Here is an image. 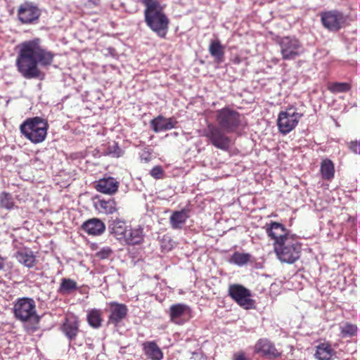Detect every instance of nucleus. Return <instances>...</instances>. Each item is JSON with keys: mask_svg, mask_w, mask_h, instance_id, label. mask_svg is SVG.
I'll use <instances>...</instances> for the list:
<instances>
[{"mask_svg": "<svg viewBox=\"0 0 360 360\" xmlns=\"http://www.w3.org/2000/svg\"><path fill=\"white\" fill-rule=\"evenodd\" d=\"M96 209L101 213L110 214L117 211L116 202L113 199L99 200L95 204Z\"/></svg>", "mask_w": 360, "mask_h": 360, "instance_id": "a878e982", "label": "nucleus"}, {"mask_svg": "<svg viewBox=\"0 0 360 360\" xmlns=\"http://www.w3.org/2000/svg\"><path fill=\"white\" fill-rule=\"evenodd\" d=\"M119 184L113 177H104L95 182V188L103 194L113 195L117 191Z\"/></svg>", "mask_w": 360, "mask_h": 360, "instance_id": "4468645a", "label": "nucleus"}, {"mask_svg": "<svg viewBox=\"0 0 360 360\" xmlns=\"http://www.w3.org/2000/svg\"><path fill=\"white\" fill-rule=\"evenodd\" d=\"M189 217L188 211L185 209L174 211L169 217L170 226L173 229H181Z\"/></svg>", "mask_w": 360, "mask_h": 360, "instance_id": "4be33fe9", "label": "nucleus"}, {"mask_svg": "<svg viewBox=\"0 0 360 360\" xmlns=\"http://www.w3.org/2000/svg\"><path fill=\"white\" fill-rule=\"evenodd\" d=\"M243 116L238 112L229 108H224L216 112L218 126L208 124L204 135L217 148L226 151L230 147L231 139L226 135L236 131L242 125Z\"/></svg>", "mask_w": 360, "mask_h": 360, "instance_id": "f03ea898", "label": "nucleus"}, {"mask_svg": "<svg viewBox=\"0 0 360 360\" xmlns=\"http://www.w3.org/2000/svg\"><path fill=\"white\" fill-rule=\"evenodd\" d=\"M354 151L360 155V141L354 146Z\"/></svg>", "mask_w": 360, "mask_h": 360, "instance_id": "ea45409f", "label": "nucleus"}, {"mask_svg": "<svg viewBox=\"0 0 360 360\" xmlns=\"http://www.w3.org/2000/svg\"><path fill=\"white\" fill-rule=\"evenodd\" d=\"M255 351L269 358H276L281 355L274 344L266 339L259 340L255 346Z\"/></svg>", "mask_w": 360, "mask_h": 360, "instance_id": "2eb2a0df", "label": "nucleus"}, {"mask_svg": "<svg viewBox=\"0 0 360 360\" xmlns=\"http://www.w3.org/2000/svg\"><path fill=\"white\" fill-rule=\"evenodd\" d=\"M109 229L117 240L123 242L124 239H126L128 229L124 221L118 218L112 219L110 221Z\"/></svg>", "mask_w": 360, "mask_h": 360, "instance_id": "6ab92c4d", "label": "nucleus"}, {"mask_svg": "<svg viewBox=\"0 0 360 360\" xmlns=\"http://www.w3.org/2000/svg\"><path fill=\"white\" fill-rule=\"evenodd\" d=\"M323 25L330 31H338L345 24L346 18L338 11L323 12L321 15Z\"/></svg>", "mask_w": 360, "mask_h": 360, "instance_id": "9d476101", "label": "nucleus"}, {"mask_svg": "<svg viewBox=\"0 0 360 360\" xmlns=\"http://www.w3.org/2000/svg\"><path fill=\"white\" fill-rule=\"evenodd\" d=\"M266 232L271 239L274 240V244L283 243L287 238H292L295 235L291 234L285 226L278 222H271L266 225Z\"/></svg>", "mask_w": 360, "mask_h": 360, "instance_id": "9b49d317", "label": "nucleus"}, {"mask_svg": "<svg viewBox=\"0 0 360 360\" xmlns=\"http://www.w3.org/2000/svg\"><path fill=\"white\" fill-rule=\"evenodd\" d=\"M48 123L39 117L26 120L20 127V132L33 143L43 142L47 135Z\"/></svg>", "mask_w": 360, "mask_h": 360, "instance_id": "20e7f679", "label": "nucleus"}, {"mask_svg": "<svg viewBox=\"0 0 360 360\" xmlns=\"http://www.w3.org/2000/svg\"><path fill=\"white\" fill-rule=\"evenodd\" d=\"M40 14V10L37 6L28 2L21 4L18 10L19 20L25 24L32 23L38 20Z\"/></svg>", "mask_w": 360, "mask_h": 360, "instance_id": "f8f14e48", "label": "nucleus"}, {"mask_svg": "<svg viewBox=\"0 0 360 360\" xmlns=\"http://www.w3.org/2000/svg\"><path fill=\"white\" fill-rule=\"evenodd\" d=\"M176 124L177 121L174 118H166L161 115L150 121V126L153 130L157 133L175 128Z\"/></svg>", "mask_w": 360, "mask_h": 360, "instance_id": "dca6fc26", "label": "nucleus"}, {"mask_svg": "<svg viewBox=\"0 0 360 360\" xmlns=\"http://www.w3.org/2000/svg\"><path fill=\"white\" fill-rule=\"evenodd\" d=\"M14 314L21 321L37 323L39 317L36 313L35 302L30 298H20L14 305Z\"/></svg>", "mask_w": 360, "mask_h": 360, "instance_id": "423d86ee", "label": "nucleus"}, {"mask_svg": "<svg viewBox=\"0 0 360 360\" xmlns=\"http://www.w3.org/2000/svg\"><path fill=\"white\" fill-rule=\"evenodd\" d=\"M250 254L237 252L233 254L231 261L238 266H243L246 264L250 261Z\"/></svg>", "mask_w": 360, "mask_h": 360, "instance_id": "2f4dec72", "label": "nucleus"}, {"mask_svg": "<svg viewBox=\"0 0 360 360\" xmlns=\"http://www.w3.org/2000/svg\"><path fill=\"white\" fill-rule=\"evenodd\" d=\"M150 175L156 179H161L163 174V169L160 166L154 167L150 172Z\"/></svg>", "mask_w": 360, "mask_h": 360, "instance_id": "c9c22d12", "label": "nucleus"}, {"mask_svg": "<svg viewBox=\"0 0 360 360\" xmlns=\"http://www.w3.org/2000/svg\"><path fill=\"white\" fill-rule=\"evenodd\" d=\"M82 229L89 235L100 236L105 231V225L99 219L92 218L84 222Z\"/></svg>", "mask_w": 360, "mask_h": 360, "instance_id": "a211bd4d", "label": "nucleus"}, {"mask_svg": "<svg viewBox=\"0 0 360 360\" xmlns=\"http://www.w3.org/2000/svg\"><path fill=\"white\" fill-rule=\"evenodd\" d=\"M321 173L323 179L330 180L334 177L335 169L333 162L326 159L322 161L321 165Z\"/></svg>", "mask_w": 360, "mask_h": 360, "instance_id": "c85d7f7f", "label": "nucleus"}, {"mask_svg": "<svg viewBox=\"0 0 360 360\" xmlns=\"http://www.w3.org/2000/svg\"><path fill=\"white\" fill-rule=\"evenodd\" d=\"M61 328L65 335L70 341L75 340L79 331V325L77 319L75 317L66 318Z\"/></svg>", "mask_w": 360, "mask_h": 360, "instance_id": "aec40b11", "label": "nucleus"}, {"mask_svg": "<svg viewBox=\"0 0 360 360\" xmlns=\"http://www.w3.org/2000/svg\"><path fill=\"white\" fill-rule=\"evenodd\" d=\"M16 259L24 266L31 268L36 263V258L33 252L29 249H20L15 253Z\"/></svg>", "mask_w": 360, "mask_h": 360, "instance_id": "5701e85b", "label": "nucleus"}, {"mask_svg": "<svg viewBox=\"0 0 360 360\" xmlns=\"http://www.w3.org/2000/svg\"><path fill=\"white\" fill-rule=\"evenodd\" d=\"M356 326L352 324L346 323L341 327V332L343 335H353L356 332Z\"/></svg>", "mask_w": 360, "mask_h": 360, "instance_id": "72a5a7b5", "label": "nucleus"}, {"mask_svg": "<svg viewBox=\"0 0 360 360\" xmlns=\"http://www.w3.org/2000/svg\"><path fill=\"white\" fill-rule=\"evenodd\" d=\"M283 60H292L304 52L301 43L295 37H285L278 41Z\"/></svg>", "mask_w": 360, "mask_h": 360, "instance_id": "1a4fd4ad", "label": "nucleus"}, {"mask_svg": "<svg viewBox=\"0 0 360 360\" xmlns=\"http://www.w3.org/2000/svg\"><path fill=\"white\" fill-rule=\"evenodd\" d=\"M4 262H5V259L0 255V270L4 269Z\"/></svg>", "mask_w": 360, "mask_h": 360, "instance_id": "a19ab883", "label": "nucleus"}, {"mask_svg": "<svg viewBox=\"0 0 360 360\" xmlns=\"http://www.w3.org/2000/svg\"><path fill=\"white\" fill-rule=\"evenodd\" d=\"M143 240V229L140 226L135 229H128L126 239L123 242L129 245H136L141 243Z\"/></svg>", "mask_w": 360, "mask_h": 360, "instance_id": "393cba45", "label": "nucleus"}, {"mask_svg": "<svg viewBox=\"0 0 360 360\" xmlns=\"http://www.w3.org/2000/svg\"><path fill=\"white\" fill-rule=\"evenodd\" d=\"M77 288V283L70 278H63L58 292L63 295H69Z\"/></svg>", "mask_w": 360, "mask_h": 360, "instance_id": "c756f323", "label": "nucleus"}, {"mask_svg": "<svg viewBox=\"0 0 360 360\" xmlns=\"http://www.w3.org/2000/svg\"><path fill=\"white\" fill-rule=\"evenodd\" d=\"M145 355L151 360H162L163 353L158 345L153 341L146 342L143 344Z\"/></svg>", "mask_w": 360, "mask_h": 360, "instance_id": "412c9836", "label": "nucleus"}, {"mask_svg": "<svg viewBox=\"0 0 360 360\" xmlns=\"http://www.w3.org/2000/svg\"><path fill=\"white\" fill-rule=\"evenodd\" d=\"M0 207L11 210L15 207V202L11 193L3 192L0 193Z\"/></svg>", "mask_w": 360, "mask_h": 360, "instance_id": "7c9ffc66", "label": "nucleus"}, {"mask_svg": "<svg viewBox=\"0 0 360 360\" xmlns=\"http://www.w3.org/2000/svg\"><path fill=\"white\" fill-rule=\"evenodd\" d=\"M302 114L297 112L295 108H290L279 112L277 124L280 132L287 134L297 125Z\"/></svg>", "mask_w": 360, "mask_h": 360, "instance_id": "0eeeda50", "label": "nucleus"}, {"mask_svg": "<svg viewBox=\"0 0 360 360\" xmlns=\"http://www.w3.org/2000/svg\"><path fill=\"white\" fill-rule=\"evenodd\" d=\"M19 48L15 63L18 72L26 79L39 78L37 65H50L54 55L41 46L39 39L26 41Z\"/></svg>", "mask_w": 360, "mask_h": 360, "instance_id": "f257e3e1", "label": "nucleus"}, {"mask_svg": "<svg viewBox=\"0 0 360 360\" xmlns=\"http://www.w3.org/2000/svg\"><path fill=\"white\" fill-rule=\"evenodd\" d=\"M349 88V84L347 83H335L331 86L330 90L333 92L339 93L345 92L348 91Z\"/></svg>", "mask_w": 360, "mask_h": 360, "instance_id": "473e14b6", "label": "nucleus"}, {"mask_svg": "<svg viewBox=\"0 0 360 360\" xmlns=\"http://www.w3.org/2000/svg\"><path fill=\"white\" fill-rule=\"evenodd\" d=\"M274 248L281 262L293 264L300 257L302 246L295 236L292 238H287L280 244H274Z\"/></svg>", "mask_w": 360, "mask_h": 360, "instance_id": "39448f33", "label": "nucleus"}, {"mask_svg": "<svg viewBox=\"0 0 360 360\" xmlns=\"http://www.w3.org/2000/svg\"><path fill=\"white\" fill-rule=\"evenodd\" d=\"M229 295L245 309H254L255 302L250 290L242 285L233 284L229 288Z\"/></svg>", "mask_w": 360, "mask_h": 360, "instance_id": "6e6552de", "label": "nucleus"}, {"mask_svg": "<svg viewBox=\"0 0 360 360\" xmlns=\"http://www.w3.org/2000/svg\"><path fill=\"white\" fill-rule=\"evenodd\" d=\"M144 20L147 26L158 37L165 38L169 29V20L159 1L145 8Z\"/></svg>", "mask_w": 360, "mask_h": 360, "instance_id": "7ed1b4c3", "label": "nucleus"}, {"mask_svg": "<svg viewBox=\"0 0 360 360\" xmlns=\"http://www.w3.org/2000/svg\"><path fill=\"white\" fill-rule=\"evenodd\" d=\"M210 55L217 61H221L224 55V47L219 40H212L209 46Z\"/></svg>", "mask_w": 360, "mask_h": 360, "instance_id": "cd10ccee", "label": "nucleus"}, {"mask_svg": "<svg viewBox=\"0 0 360 360\" xmlns=\"http://www.w3.org/2000/svg\"><path fill=\"white\" fill-rule=\"evenodd\" d=\"M108 324L117 326L127 316L128 309L124 304L112 302L109 303Z\"/></svg>", "mask_w": 360, "mask_h": 360, "instance_id": "ddd939ff", "label": "nucleus"}, {"mask_svg": "<svg viewBox=\"0 0 360 360\" xmlns=\"http://www.w3.org/2000/svg\"><path fill=\"white\" fill-rule=\"evenodd\" d=\"M315 356L318 360H333L336 357V352L328 343H321L316 347Z\"/></svg>", "mask_w": 360, "mask_h": 360, "instance_id": "b1692460", "label": "nucleus"}, {"mask_svg": "<svg viewBox=\"0 0 360 360\" xmlns=\"http://www.w3.org/2000/svg\"><path fill=\"white\" fill-rule=\"evenodd\" d=\"M115 148H116V149L113 151V153L117 157H120L122 154V150L118 147L117 144L115 145Z\"/></svg>", "mask_w": 360, "mask_h": 360, "instance_id": "58836bf2", "label": "nucleus"}, {"mask_svg": "<svg viewBox=\"0 0 360 360\" xmlns=\"http://www.w3.org/2000/svg\"><path fill=\"white\" fill-rule=\"evenodd\" d=\"M112 254V250L108 247L102 248L100 251L96 253L98 257L101 259L108 258Z\"/></svg>", "mask_w": 360, "mask_h": 360, "instance_id": "f704fd0d", "label": "nucleus"}, {"mask_svg": "<svg viewBox=\"0 0 360 360\" xmlns=\"http://www.w3.org/2000/svg\"><path fill=\"white\" fill-rule=\"evenodd\" d=\"M86 320L89 326L94 328H98L103 321L102 312L100 309H92L87 311Z\"/></svg>", "mask_w": 360, "mask_h": 360, "instance_id": "bb28decb", "label": "nucleus"}, {"mask_svg": "<svg viewBox=\"0 0 360 360\" xmlns=\"http://www.w3.org/2000/svg\"><path fill=\"white\" fill-rule=\"evenodd\" d=\"M137 1L139 2H141L145 6V8H147L148 6L155 3L158 0H137Z\"/></svg>", "mask_w": 360, "mask_h": 360, "instance_id": "e433bc0d", "label": "nucleus"}, {"mask_svg": "<svg viewBox=\"0 0 360 360\" xmlns=\"http://www.w3.org/2000/svg\"><path fill=\"white\" fill-rule=\"evenodd\" d=\"M190 307L182 303L172 304L169 308L170 320L176 324H181V319L188 315Z\"/></svg>", "mask_w": 360, "mask_h": 360, "instance_id": "f3484780", "label": "nucleus"}, {"mask_svg": "<svg viewBox=\"0 0 360 360\" xmlns=\"http://www.w3.org/2000/svg\"><path fill=\"white\" fill-rule=\"evenodd\" d=\"M234 360H247L243 353L236 354Z\"/></svg>", "mask_w": 360, "mask_h": 360, "instance_id": "4c0bfd02", "label": "nucleus"}]
</instances>
